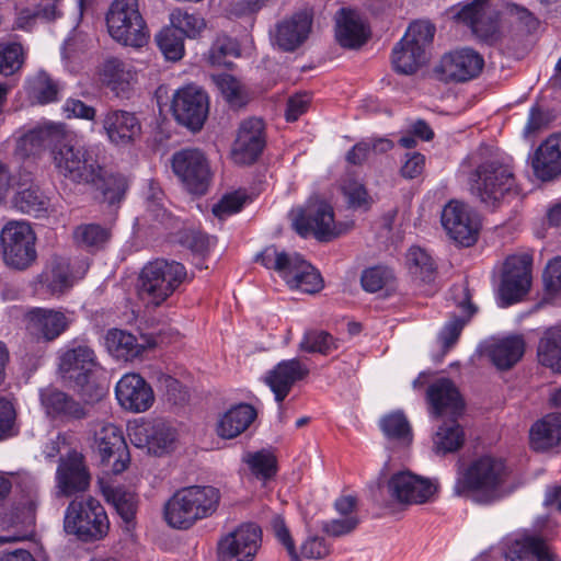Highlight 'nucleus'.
Masks as SVG:
<instances>
[{"instance_id": "1", "label": "nucleus", "mask_w": 561, "mask_h": 561, "mask_svg": "<svg viewBox=\"0 0 561 561\" xmlns=\"http://www.w3.org/2000/svg\"><path fill=\"white\" fill-rule=\"evenodd\" d=\"M56 172L75 184H92L101 191L103 202L110 206L118 204L127 190L122 175L103 174V168L93 152L75 141L64 130L50 149Z\"/></svg>"}, {"instance_id": "2", "label": "nucleus", "mask_w": 561, "mask_h": 561, "mask_svg": "<svg viewBox=\"0 0 561 561\" xmlns=\"http://www.w3.org/2000/svg\"><path fill=\"white\" fill-rule=\"evenodd\" d=\"M510 471L503 459L482 456L458 471L454 492L457 495L474 493L480 503H491L502 496V488Z\"/></svg>"}, {"instance_id": "3", "label": "nucleus", "mask_w": 561, "mask_h": 561, "mask_svg": "<svg viewBox=\"0 0 561 561\" xmlns=\"http://www.w3.org/2000/svg\"><path fill=\"white\" fill-rule=\"evenodd\" d=\"M219 490L210 485H192L176 491L164 505L165 522L173 528L187 529L197 520L213 515L219 504Z\"/></svg>"}, {"instance_id": "4", "label": "nucleus", "mask_w": 561, "mask_h": 561, "mask_svg": "<svg viewBox=\"0 0 561 561\" xmlns=\"http://www.w3.org/2000/svg\"><path fill=\"white\" fill-rule=\"evenodd\" d=\"M471 193L486 207H497L502 202L519 194V187L510 165L485 161L471 174Z\"/></svg>"}, {"instance_id": "5", "label": "nucleus", "mask_w": 561, "mask_h": 561, "mask_svg": "<svg viewBox=\"0 0 561 561\" xmlns=\"http://www.w3.org/2000/svg\"><path fill=\"white\" fill-rule=\"evenodd\" d=\"M186 275V268L180 262L164 259L151 261L141 268L139 274V297L158 307L180 287Z\"/></svg>"}, {"instance_id": "6", "label": "nucleus", "mask_w": 561, "mask_h": 561, "mask_svg": "<svg viewBox=\"0 0 561 561\" xmlns=\"http://www.w3.org/2000/svg\"><path fill=\"white\" fill-rule=\"evenodd\" d=\"M64 530L81 542L103 539L110 530L104 506L92 496L71 501L65 512Z\"/></svg>"}, {"instance_id": "7", "label": "nucleus", "mask_w": 561, "mask_h": 561, "mask_svg": "<svg viewBox=\"0 0 561 561\" xmlns=\"http://www.w3.org/2000/svg\"><path fill=\"white\" fill-rule=\"evenodd\" d=\"M99 367L98 356L88 344L72 342L59 352L58 371L61 379L82 394L88 392Z\"/></svg>"}, {"instance_id": "8", "label": "nucleus", "mask_w": 561, "mask_h": 561, "mask_svg": "<svg viewBox=\"0 0 561 561\" xmlns=\"http://www.w3.org/2000/svg\"><path fill=\"white\" fill-rule=\"evenodd\" d=\"M110 35L126 46L141 47L147 43L146 22L138 0H114L106 14Z\"/></svg>"}, {"instance_id": "9", "label": "nucleus", "mask_w": 561, "mask_h": 561, "mask_svg": "<svg viewBox=\"0 0 561 561\" xmlns=\"http://www.w3.org/2000/svg\"><path fill=\"white\" fill-rule=\"evenodd\" d=\"M36 237L31 226L24 221H10L1 230L0 244L7 265L25 270L35 262Z\"/></svg>"}, {"instance_id": "10", "label": "nucleus", "mask_w": 561, "mask_h": 561, "mask_svg": "<svg viewBox=\"0 0 561 561\" xmlns=\"http://www.w3.org/2000/svg\"><path fill=\"white\" fill-rule=\"evenodd\" d=\"M454 18L468 26L481 42L493 45L501 38L500 12L491 0H471L459 3Z\"/></svg>"}, {"instance_id": "11", "label": "nucleus", "mask_w": 561, "mask_h": 561, "mask_svg": "<svg viewBox=\"0 0 561 561\" xmlns=\"http://www.w3.org/2000/svg\"><path fill=\"white\" fill-rule=\"evenodd\" d=\"M533 254L528 252L506 257L500 285L502 306L507 307L520 301L531 286Z\"/></svg>"}, {"instance_id": "12", "label": "nucleus", "mask_w": 561, "mask_h": 561, "mask_svg": "<svg viewBox=\"0 0 561 561\" xmlns=\"http://www.w3.org/2000/svg\"><path fill=\"white\" fill-rule=\"evenodd\" d=\"M172 170L185 188L196 195L207 192L211 172L205 154L198 149H182L172 156Z\"/></svg>"}, {"instance_id": "13", "label": "nucleus", "mask_w": 561, "mask_h": 561, "mask_svg": "<svg viewBox=\"0 0 561 561\" xmlns=\"http://www.w3.org/2000/svg\"><path fill=\"white\" fill-rule=\"evenodd\" d=\"M262 545V530L254 523H243L222 536L217 543L218 561H254Z\"/></svg>"}, {"instance_id": "14", "label": "nucleus", "mask_w": 561, "mask_h": 561, "mask_svg": "<svg viewBox=\"0 0 561 561\" xmlns=\"http://www.w3.org/2000/svg\"><path fill=\"white\" fill-rule=\"evenodd\" d=\"M442 225L455 242L470 247L478 240L480 218L467 204L450 201L442 210Z\"/></svg>"}, {"instance_id": "15", "label": "nucleus", "mask_w": 561, "mask_h": 561, "mask_svg": "<svg viewBox=\"0 0 561 561\" xmlns=\"http://www.w3.org/2000/svg\"><path fill=\"white\" fill-rule=\"evenodd\" d=\"M208 96L201 88L190 84L173 95L171 110L176 122L191 130H199L208 115Z\"/></svg>"}, {"instance_id": "16", "label": "nucleus", "mask_w": 561, "mask_h": 561, "mask_svg": "<svg viewBox=\"0 0 561 561\" xmlns=\"http://www.w3.org/2000/svg\"><path fill=\"white\" fill-rule=\"evenodd\" d=\"M294 227L299 236H313L318 241H330L339 236L333 208L325 202L307 205L294 219Z\"/></svg>"}, {"instance_id": "17", "label": "nucleus", "mask_w": 561, "mask_h": 561, "mask_svg": "<svg viewBox=\"0 0 561 561\" xmlns=\"http://www.w3.org/2000/svg\"><path fill=\"white\" fill-rule=\"evenodd\" d=\"M483 66V57L474 49L465 47L445 54L435 72L443 81L465 82L478 77Z\"/></svg>"}, {"instance_id": "18", "label": "nucleus", "mask_w": 561, "mask_h": 561, "mask_svg": "<svg viewBox=\"0 0 561 561\" xmlns=\"http://www.w3.org/2000/svg\"><path fill=\"white\" fill-rule=\"evenodd\" d=\"M95 445L103 465L111 466L114 474L126 470L130 457L123 431L112 424L102 425L94 436Z\"/></svg>"}, {"instance_id": "19", "label": "nucleus", "mask_w": 561, "mask_h": 561, "mask_svg": "<svg viewBox=\"0 0 561 561\" xmlns=\"http://www.w3.org/2000/svg\"><path fill=\"white\" fill-rule=\"evenodd\" d=\"M265 145L264 122L256 117L244 119L232 147V159L238 164H252L260 158Z\"/></svg>"}, {"instance_id": "20", "label": "nucleus", "mask_w": 561, "mask_h": 561, "mask_svg": "<svg viewBox=\"0 0 561 561\" xmlns=\"http://www.w3.org/2000/svg\"><path fill=\"white\" fill-rule=\"evenodd\" d=\"M309 375V368L298 358L283 359L270 369L264 382L274 393L278 403L279 417L283 416V402L289 394L291 388Z\"/></svg>"}, {"instance_id": "21", "label": "nucleus", "mask_w": 561, "mask_h": 561, "mask_svg": "<svg viewBox=\"0 0 561 561\" xmlns=\"http://www.w3.org/2000/svg\"><path fill=\"white\" fill-rule=\"evenodd\" d=\"M388 492L392 499L404 504H422L436 492V485L428 479L409 471L394 473L388 481Z\"/></svg>"}, {"instance_id": "22", "label": "nucleus", "mask_w": 561, "mask_h": 561, "mask_svg": "<svg viewBox=\"0 0 561 561\" xmlns=\"http://www.w3.org/2000/svg\"><path fill=\"white\" fill-rule=\"evenodd\" d=\"M115 396L119 405L130 412L149 410L154 402L151 386L138 374H125L116 383Z\"/></svg>"}, {"instance_id": "23", "label": "nucleus", "mask_w": 561, "mask_h": 561, "mask_svg": "<svg viewBox=\"0 0 561 561\" xmlns=\"http://www.w3.org/2000/svg\"><path fill=\"white\" fill-rule=\"evenodd\" d=\"M56 482L59 493L65 496L84 492L89 488L90 473L81 454L73 450L59 459Z\"/></svg>"}, {"instance_id": "24", "label": "nucleus", "mask_w": 561, "mask_h": 561, "mask_svg": "<svg viewBox=\"0 0 561 561\" xmlns=\"http://www.w3.org/2000/svg\"><path fill=\"white\" fill-rule=\"evenodd\" d=\"M100 76L102 82L121 99H129L137 81L134 66L117 57H108L104 60Z\"/></svg>"}, {"instance_id": "25", "label": "nucleus", "mask_w": 561, "mask_h": 561, "mask_svg": "<svg viewBox=\"0 0 561 561\" xmlns=\"http://www.w3.org/2000/svg\"><path fill=\"white\" fill-rule=\"evenodd\" d=\"M426 397L435 417L443 415L457 417L465 407L457 387L448 378H440L433 382L426 391Z\"/></svg>"}, {"instance_id": "26", "label": "nucleus", "mask_w": 561, "mask_h": 561, "mask_svg": "<svg viewBox=\"0 0 561 561\" xmlns=\"http://www.w3.org/2000/svg\"><path fill=\"white\" fill-rule=\"evenodd\" d=\"M531 168L537 179L552 181L561 175V136L548 137L534 152Z\"/></svg>"}, {"instance_id": "27", "label": "nucleus", "mask_w": 561, "mask_h": 561, "mask_svg": "<svg viewBox=\"0 0 561 561\" xmlns=\"http://www.w3.org/2000/svg\"><path fill=\"white\" fill-rule=\"evenodd\" d=\"M130 437L137 447H146L148 453L161 456L171 449L175 432L167 423L156 422L135 427Z\"/></svg>"}, {"instance_id": "28", "label": "nucleus", "mask_w": 561, "mask_h": 561, "mask_svg": "<svg viewBox=\"0 0 561 561\" xmlns=\"http://www.w3.org/2000/svg\"><path fill=\"white\" fill-rule=\"evenodd\" d=\"M369 31L353 9L341 8L335 14V37L344 48H357L366 43Z\"/></svg>"}, {"instance_id": "29", "label": "nucleus", "mask_w": 561, "mask_h": 561, "mask_svg": "<svg viewBox=\"0 0 561 561\" xmlns=\"http://www.w3.org/2000/svg\"><path fill=\"white\" fill-rule=\"evenodd\" d=\"M312 20L305 12L295 13L276 25L274 44L284 51L296 50L308 37Z\"/></svg>"}, {"instance_id": "30", "label": "nucleus", "mask_w": 561, "mask_h": 561, "mask_svg": "<svg viewBox=\"0 0 561 561\" xmlns=\"http://www.w3.org/2000/svg\"><path fill=\"white\" fill-rule=\"evenodd\" d=\"M103 128L111 142L128 145L141 133V124L135 113L111 110L103 118Z\"/></svg>"}, {"instance_id": "31", "label": "nucleus", "mask_w": 561, "mask_h": 561, "mask_svg": "<svg viewBox=\"0 0 561 561\" xmlns=\"http://www.w3.org/2000/svg\"><path fill=\"white\" fill-rule=\"evenodd\" d=\"M28 329L32 334L45 341H54L69 327L70 319L61 311L34 308L28 311Z\"/></svg>"}, {"instance_id": "32", "label": "nucleus", "mask_w": 561, "mask_h": 561, "mask_svg": "<svg viewBox=\"0 0 561 561\" xmlns=\"http://www.w3.org/2000/svg\"><path fill=\"white\" fill-rule=\"evenodd\" d=\"M41 403L46 414L53 419H76L84 417L83 407L66 392L47 387L39 391Z\"/></svg>"}, {"instance_id": "33", "label": "nucleus", "mask_w": 561, "mask_h": 561, "mask_svg": "<svg viewBox=\"0 0 561 561\" xmlns=\"http://www.w3.org/2000/svg\"><path fill=\"white\" fill-rule=\"evenodd\" d=\"M256 410L249 403H239L226 411L217 423V434L221 438L231 439L243 432L256 419Z\"/></svg>"}, {"instance_id": "34", "label": "nucleus", "mask_w": 561, "mask_h": 561, "mask_svg": "<svg viewBox=\"0 0 561 561\" xmlns=\"http://www.w3.org/2000/svg\"><path fill=\"white\" fill-rule=\"evenodd\" d=\"M530 446L534 450L546 451L561 440V413H550L537 421L530 428Z\"/></svg>"}, {"instance_id": "35", "label": "nucleus", "mask_w": 561, "mask_h": 561, "mask_svg": "<svg viewBox=\"0 0 561 561\" xmlns=\"http://www.w3.org/2000/svg\"><path fill=\"white\" fill-rule=\"evenodd\" d=\"M285 280L309 294L317 293L322 288L320 273L298 253H294L293 264Z\"/></svg>"}, {"instance_id": "36", "label": "nucleus", "mask_w": 561, "mask_h": 561, "mask_svg": "<svg viewBox=\"0 0 561 561\" xmlns=\"http://www.w3.org/2000/svg\"><path fill=\"white\" fill-rule=\"evenodd\" d=\"M538 362L561 374V325L547 329L540 337L537 346Z\"/></svg>"}, {"instance_id": "37", "label": "nucleus", "mask_w": 561, "mask_h": 561, "mask_svg": "<svg viewBox=\"0 0 561 561\" xmlns=\"http://www.w3.org/2000/svg\"><path fill=\"white\" fill-rule=\"evenodd\" d=\"M525 342L522 336L513 335L500 340L489 350L492 363L501 370L513 367L524 355Z\"/></svg>"}, {"instance_id": "38", "label": "nucleus", "mask_w": 561, "mask_h": 561, "mask_svg": "<svg viewBox=\"0 0 561 561\" xmlns=\"http://www.w3.org/2000/svg\"><path fill=\"white\" fill-rule=\"evenodd\" d=\"M463 299L458 304V307L462 311L465 316H454L443 327L439 337L443 344V348L447 352L451 346L456 344L458 341L462 329L470 320V318L476 313L477 308L470 301V296L467 288H462Z\"/></svg>"}, {"instance_id": "39", "label": "nucleus", "mask_w": 561, "mask_h": 561, "mask_svg": "<svg viewBox=\"0 0 561 561\" xmlns=\"http://www.w3.org/2000/svg\"><path fill=\"white\" fill-rule=\"evenodd\" d=\"M13 207L33 217H44L49 208V199L43 194L38 186L31 185L20 188L12 198Z\"/></svg>"}, {"instance_id": "40", "label": "nucleus", "mask_w": 561, "mask_h": 561, "mask_svg": "<svg viewBox=\"0 0 561 561\" xmlns=\"http://www.w3.org/2000/svg\"><path fill=\"white\" fill-rule=\"evenodd\" d=\"M105 344L113 356L125 360L137 357L142 348L135 335L119 329H112L106 333Z\"/></svg>"}, {"instance_id": "41", "label": "nucleus", "mask_w": 561, "mask_h": 561, "mask_svg": "<svg viewBox=\"0 0 561 561\" xmlns=\"http://www.w3.org/2000/svg\"><path fill=\"white\" fill-rule=\"evenodd\" d=\"M463 443L465 432L456 417L444 422L434 436V449L438 455L455 453L462 447Z\"/></svg>"}, {"instance_id": "42", "label": "nucleus", "mask_w": 561, "mask_h": 561, "mask_svg": "<svg viewBox=\"0 0 561 561\" xmlns=\"http://www.w3.org/2000/svg\"><path fill=\"white\" fill-rule=\"evenodd\" d=\"M426 61V53L411 44L398 42L392 49V66L396 72L412 75Z\"/></svg>"}, {"instance_id": "43", "label": "nucleus", "mask_w": 561, "mask_h": 561, "mask_svg": "<svg viewBox=\"0 0 561 561\" xmlns=\"http://www.w3.org/2000/svg\"><path fill=\"white\" fill-rule=\"evenodd\" d=\"M62 129L59 126L48 125L35 128L25 134L19 141V148L25 154H35L42 147L57 142Z\"/></svg>"}, {"instance_id": "44", "label": "nucleus", "mask_w": 561, "mask_h": 561, "mask_svg": "<svg viewBox=\"0 0 561 561\" xmlns=\"http://www.w3.org/2000/svg\"><path fill=\"white\" fill-rule=\"evenodd\" d=\"M242 460L257 480H271L277 472L276 457L270 450L248 451L243 455Z\"/></svg>"}, {"instance_id": "45", "label": "nucleus", "mask_w": 561, "mask_h": 561, "mask_svg": "<svg viewBox=\"0 0 561 561\" xmlns=\"http://www.w3.org/2000/svg\"><path fill=\"white\" fill-rule=\"evenodd\" d=\"M407 265L410 274L423 283H431L436 273L432 256L420 247H412L407 253Z\"/></svg>"}, {"instance_id": "46", "label": "nucleus", "mask_w": 561, "mask_h": 561, "mask_svg": "<svg viewBox=\"0 0 561 561\" xmlns=\"http://www.w3.org/2000/svg\"><path fill=\"white\" fill-rule=\"evenodd\" d=\"M73 239L79 247L94 252L105 245L110 231L99 224H82L73 230Z\"/></svg>"}, {"instance_id": "47", "label": "nucleus", "mask_w": 561, "mask_h": 561, "mask_svg": "<svg viewBox=\"0 0 561 561\" xmlns=\"http://www.w3.org/2000/svg\"><path fill=\"white\" fill-rule=\"evenodd\" d=\"M170 20L171 28L188 38H197L206 27V21L199 13L183 9L173 10Z\"/></svg>"}, {"instance_id": "48", "label": "nucleus", "mask_w": 561, "mask_h": 561, "mask_svg": "<svg viewBox=\"0 0 561 561\" xmlns=\"http://www.w3.org/2000/svg\"><path fill=\"white\" fill-rule=\"evenodd\" d=\"M41 282L53 295L64 293L72 286L69 263L64 259L55 260L50 270L42 274Z\"/></svg>"}, {"instance_id": "49", "label": "nucleus", "mask_w": 561, "mask_h": 561, "mask_svg": "<svg viewBox=\"0 0 561 561\" xmlns=\"http://www.w3.org/2000/svg\"><path fill=\"white\" fill-rule=\"evenodd\" d=\"M380 428L389 439L410 443L412 432L409 421L402 412H392L380 420Z\"/></svg>"}, {"instance_id": "50", "label": "nucleus", "mask_w": 561, "mask_h": 561, "mask_svg": "<svg viewBox=\"0 0 561 561\" xmlns=\"http://www.w3.org/2000/svg\"><path fill=\"white\" fill-rule=\"evenodd\" d=\"M28 93L41 104H47L57 100L58 87L45 71H38L27 81Z\"/></svg>"}, {"instance_id": "51", "label": "nucleus", "mask_w": 561, "mask_h": 561, "mask_svg": "<svg viewBox=\"0 0 561 561\" xmlns=\"http://www.w3.org/2000/svg\"><path fill=\"white\" fill-rule=\"evenodd\" d=\"M113 505L129 530L135 526V518L138 507L137 495L134 492L124 489H115L112 492Z\"/></svg>"}, {"instance_id": "52", "label": "nucleus", "mask_w": 561, "mask_h": 561, "mask_svg": "<svg viewBox=\"0 0 561 561\" xmlns=\"http://www.w3.org/2000/svg\"><path fill=\"white\" fill-rule=\"evenodd\" d=\"M435 32V25L431 22L415 21L409 25L401 41L402 44H411L412 47L420 48L422 49V53H426V48L434 39Z\"/></svg>"}, {"instance_id": "53", "label": "nucleus", "mask_w": 561, "mask_h": 561, "mask_svg": "<svg viewBox=\"0 0 561 561\" xmlns=\"http://www.w3.org/2000/svg\"><path fill=\"white\" fill-rule=\"evenodd\" d=\"M156 42L165 59L176 61L183 57L184 41L176 30L171 27L161 30L156 36Z\"/></svg>"}, {"instance_id": "54", "label": "nucleus", "mask_w": 561, "mask_h": 561, "mask_svg": "<svg viewBox=\"0 0 561 561\" xmlns=\"http://www.w3.org/2000/svg\"><path fill=\"white\" fill-rule=\"evenodd\" d=\"M299 348L307 353L328 355L337 348V344L334 337L327 331L310 330L304 334Z\"/></svg>"}, {"instance_id": "55", "label": "nucleus", "mask_w": 561, "mask_h": 561, "mask_svg": "<svg viewBox=\"0 0 561 561\" xmlns=\"http://www.w3.org/2000/svg\"><path fill=\"white\" fill-rule=\"evenodd\" d=\"M24 64V50L21 44L0 42V75L12 76Z\"/></svg>"}, {"instance_id": "56", "label": "nucleus", "mask_w": 561, "mask_h": 561, "mask_svg": "<svg viewBox=\"0 0 561 561\" xmlns=\"http://www.w3.org/2000/svg\"><path fill=\"white\" fill-rule=\"evenodd\" d=\"M393 277L391 268L385 265H376L362 272L360 284L365 291L377 293L389 285Z\"/></svg>"}, {"instance_id": "57", "label": "nucleus", "mask_w": 561, "mask_h": 561, "mask_svg": "<svg viewBox=\"0 0 561 561\" xmlns=\"http://www.w3.org/2000/svg\"><path fill=\"white\" fill-rule=\"evenodd\" d=\"M239 46L236 41L228 36H218L209 48L208 62L211 66L229 67L228 57L239 56Z\"/></svg>"}, {"instance_id": "58", "label": "nucleus", "mask_w": 561, "mask_h": 561, "mask_svg": "<svg viewBox=\"0 0 561 561\" xmlns=\"http://www.w3.org/2000/svg\"><path fill=\"white\" fill-rule=\"evenodd\" d=\"M294 253L279 252L275 245L265 248L257 261L268 270H275L284 279L293 264Z\"/></svg>"}, {"instance_id": "59", "label": "nucleus", "mask_w": 561, "mask_h": 561, "mask_svg": "<svg viewBox=\"0 0 561 561\" xmlns=\"http://www.w3.org/2000/svg\"><path fill=\"white\" fill-rule=\"evenodd\" d=\"M211 80L220 90L228 103L234 106H242L247 103L240 83L234 77L228 73L211 75Z\"/></svg>"}, {"instance_id": "60", "label": "nucleus", "mask_w": 561, "mask_h": 561, "mask_svg": "<svg viewBox=\"0 0 561 561\" xmlns=\"http://www.w3.org/2000/svg\"><path fill=\"white\" fill-rule=\"evenodd\" d=\"M506 14L510 22L514 24L519 31L531 33L537 30L539 20L527 8L508 2L505 5Z\"/></svg>"}, {"instance_id": "61", "label": "nucleus", "mask_w": 561, "mask_h": 561, "mask_svg": "<svg viewBox=\"0 0 561 561\" xmlns=\"http://www.w3.org/2000/svg\"><path fill=\"white\" fill-rule=\"evenodd\" d=\"M180 242L194 254L204 256L215 244V238L198 230H187L182 233Z\"/></svg>"}, {"instance_id": "62", "label": "nucleus", "mask_w": 561, "mask_h": 561, "mask_svg": "<svg viewBox=\"0 0 561 561\" xmlns=\"http://www.w3.org/2000/svg\"><path fill=\"white\" fill-rule=\"evenodd\" d=\"M245 201L247 196L243 193L233 192L226 194L213 206V214L219 219H225L228 216L239 213Z\"/></svg>"}, {"instance_id": "63", "label": "nucleus", "mask_w": 561, "mask_h": 561, "mask_svg": "<svg viewBox=\"0 0 561 561\" xmlns=\"http://www.w3.org/2000/svg\"><path fill=\"white\" fill-rule=\"evenodd\" d=\"M272 529L278 542L286 549L290 561H301L295 541L283 517L275 516L272 519Z\"/></svg>"}, {"instance_id": "64", "label": "nucleus", "mask_w": 561, "mask_h": 561, "mask_svg": "<svg viewBox=\"0 0 561 561\" xmlns=\"http://www.w3.org/2000/svg\"><path fill=\"white\" fill-rule=\"evenodd\" d=\"M331 552V545L319 536H309L300 546V554L306 559H323Z\"/></svg>"}]
</instances>
